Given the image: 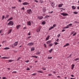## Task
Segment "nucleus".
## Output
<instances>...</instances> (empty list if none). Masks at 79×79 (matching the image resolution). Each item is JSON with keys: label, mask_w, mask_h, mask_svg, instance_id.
Here are the masks:
<instances>
[{"label": "nucleus", "mask_w": 79, "mask_h": 79, "mask_svg": "<svg viewBox=\"0 0 79 79\" xmlns=\"http://www.w3.org/2000/svg\"><path fill=\"white\" fill-rule=\"evenodd\" d=\"M18 42H15L14 44V46H17L18 45Z\"/></svg>", "instance_id": "obj_12"}, {"label": "nucleus", "mask_w": 79, "mask_h": 79, "mask_svg": "<svg viewBox=\"0 0 79 79\" xmlns=\"http://www.w3.org/2000/svg\"><path fill=\"white\" fill-rule=\"evenodd\" d=\"M28 35H31V34H30V32H29L28 34Z\"/></svg>", "instance_id": "obj_62"}, {"label": "nucleus", "mask_w": 79, "mask_h": 79, "mask_svg": "<svg viewBox=\"0 0 79 79\" xmlns=\"http://www.w3.org/2000/svg\"><path fill=\"white\" fill-rule=\"evenodd\" d=\"M60 36V34H59L57 35V37H59Z\"/></svg>", "instance_id": "obj_55"}, {"label": "nucleus", "mask_w": 79, "mask_h": 79, "mask_svg": "<svg viewBox=\"0 0 79 79\" xmlns=\"http://www.w3.org/2000/svg\"><path fill=\"white\" fill-rule=\"evenodd\" d=\"M2 79H6V77H2Z\"/></svg>", "instance_id": "obj_63"}, {"label": "nucleus", "mask_w": 79, "mask_h": 79, "mask_svg": "<svg viewBox=\"0 0 79 79\" xmlns=\"http://www.w3.org/2000/svg\"><path fill=\"white\" fill-rule=\"evenodd\" d=\"M40 52H39V51H38L36 53V55H40Z\"/></svg>", "instance_id": "obj_20"}, {"label": "nucleus", "mask_w": 79, "mask_h": 79, "mask_svg": "<svg viewBox=\"0 0 79 79\" xmlns=\"http://www.w3.org/2000/svg\"><path fill=\"white\" fill-rule=\"evenodd\" d=\"M52 29H53V27H50L49 29V31H50V30H52Z\"/></svg>", "instance_id": "obj_28"}, {"label": "nucleus", "mask_w": 79, "mask_h": 79, "mask_svg": "<svg viewBox=\"0 0 79 79\" xmlns=\"http://www.w3.org/2000/svg\"><path fill=\"white\" fill-rule=\"evenodd\" d=\"M27 71H28L29 70H30V69L27 68V69H26Z\"/></svg>", "instance_id": "obj_45"}, {"label": "nucleus", "mask_w": 79, "mask_h": 79, "mask_svg": "<svg viewBox=\"0 0 79 79\" xmlns=\"http://www.w3.org/2000/svg\"><path fill=\"white\" fill-rule=\"evenodd\" d=\"M74 23H76V24H77H77H79V22H77V21H75L74 22Z\"/></svg>", "instance_id": "obj_38"}, {"label": "nucleus", "mask_w": 79, "mask_h": 79, "mask_svg": "<svg viewBox=\"0 0 79 79\" xmlns=\"http://www.w3.org/2000/svg\"><path fill=\"white\" fill-rule=\"evenodd\" d=\"M53 3H54V2H52L51 3V5L52 6V7H53Z\"/></svg>", "instance_id": "obj_52"}, {"label": "nucleus", "mask_w": 79, "mask_h": 79, "mask_svg": "<svg viewBox=\"0 0 79 79\" xmlns=\"http://www.w3.org/2000/svg\"><path fill=\"white\" fill-rule=\"evenodd\" d=\"M21 27L20 25H17L16 26V28L17 29H19V28Z\"/></svg>", "instance_id": "obj_8"}, {"label": "nucleus", "mask_w": 79, "mask_h": 79, "mask_svg": "<svg viewBox=\"0 0 79 79\" xmlns=\"http://www.w3.org/2000/svg\"><path fill=\"white\" fill-rule=\"evenodd\" d=\"M72 9H73V10H75V9H76V7L75 6H72Z\"/></svg>", "instance_id": "obj_18"}, {"label": "nucleus", "mask_w": 79, "mask_h": 79, "mask_svg": "<svg viewBox=\"0 0 79 79\" xmlns=\"http://www.w3.org/2000/svg\"><path fill=\"white\" fill-rule=\"evenodd\" d=\"M50 36L49 35H48L47 36V37L46 38V40H48V39H49V38H50Z\"/></svg>", "instance_id": "obj_15"}, {"label": "nucleus", "mask_w": 79, "mask_h": 79, "mask_svg": "<svg viewBox=\"0 0 79 79\" xmlns=\"http://www.w3.org/2000/svg\"><path fill=\"white\" fill-rule=\"evenodd\" d=\"M76 32H75L73 35V36H74V35H76Z\"/></svg>", "instance_id": "obj_58"}, {"label": "nucleus", "mask_w": 79, "mask_h": 79, "mask_svg": "<svg viewBox=\"0 0 79 79\" xmlns=\"http://www.w3.org/2000/svg\"><path fill=\"white\" fill-rule=\"evenodd\" d=\"M49 17H50L49 15V16L47 15L45 17V18H49Z\"/></svg>", "instance_id": "obj_43"}, {"label": "nucleus", "mask_w": 79, "mask_h": 79, "mask_svg": "<svg viewBox=\"0 0 79 79\" xmlns=\"http://www.w3.org/2000/svg\"><path fill=\"white\" fill-rule=\"evenodd\" d=\"M29 3L27 2H24L23 3V5H29Z\"/></svg>", "instance_id": "obj_5"}, {"label": "nucleus", "mask_w": 79, "mask_h": 79, "mask_svg": "<svg viewBox=\"0 0 79 79\" xmlns=\"http://www.w3.org/2000/svg\"><path fill=\"white\" fill-rule=\"evenodd\" d=\"M4 50H9L10 49V48H4Z\"/></svg>", "instance_id": "obj_29"}, {"label": "nucleus", "mask_w": 79, "mask_h": 79, "mask_svg": "<svg viewBox=\"0 0 79 79\" xmlns=\"http://www.w3.org/2000/svg\"><path fill=\"white\" fill-rule=\"evenodd\" d=\"M17 72L16 71H14L12 72V73L13 74V73H16Z\"/></svg>", "instance_id": "obj_44"}, {"label": "nucleus", "mask_w": 79, "mask_h": 79, "mask_svg": "<svg viewBox=\"0 0 79 79\" xmlns=\"http://www.w3.org/2000/svg\"><path fill=\"white\" fill-rule=\"evenodd\" d=\"M34 1L35 2H36V3H38V1L37 0H35Z\"/></svg>", "instance_id": "obj_54"}, {"label": "nucleus", "mask_w": 79, "mask_h": 79, "mask_svg": "<svg viewBox=\"0 0 79 79\" xmlns=\"http://www.w3.org/2000/svg\"><path fill=\"white\" fill-rule=\"evenodd\" d=\"M43 70H46V69H44V68H42Z\"/></svg>", "instance_id": "obj_61"}, {"label": "nucleus", "mask_w": 79, "mask_h": 79, "mask_svg": "<svg viewBox=\"0 0 79 79\" xmlns=\"http://www.w3.org/2000/svg\"><path fill=\"white\" fill-rule=\"evenodd\" d=\"M43 11L44 13V12H45L46 11V9H45V7H43Z\"/></svg>", "instance_id": "obj_14"}, {"label": "nucleus", "mask_w": 79, "mask_h": 79, "mask_svg": "<svg viewBox=\"0 0 79 79\" xmlns=\"http://www.w3.org/2000/svg\"><path fill=\"white\" fill-rule=\"evenodd\" d=\"M9 17V15H6V17L5 18V19H6V18H8Z\"/></svg>", "instance_id": "obj_33"}, {"label": "nucleus", "mask_w": 79, "mask_h": 79, "mask_svg": "<svg viewBox=\"0 0 79 79\" xmlns=\"http://www.w3.org/2000/svg\"><path fill=\"white\" fill-rule=\"evenodd\" d=\"M12 9H15V8H16V7H12Z\"/></svg>", "instance_id": "obj_49"}, {"label": "nucleus", "mask_w": 79, "mask_h": 79, "mask_svg": "<svg viewBox=\"0 0 79 79\" xmlns=\"http://www.w3.org/2000/svg\"><path fill=\"white\" fill-rule=\"evenodd\" d=\"M56 24H55L53 25V27H53V28H54V27H56Z\"/></svg>", "instance_id": "obj_34"}, {"label": "nucleus", "mask_w": 79, "mask_h": 79, "mask_svg": "<svg viewBox=\"0 0 79 79\" xmlns=\"http://www.w3.org/2000/svg\"><path fill=\"white\" fill-rule=\"evenodd\" d=\"M42 24H45V21L43 22H42Z\"/></svg>", "instance_id": "obj_41"}, {"label": "nucleus", "mask_w": 79, "mask_h": 79, "mask_svg": "<svg viewBox=\"0 0 79 79\" xmlns=\"http://www.w3.org/2000/svg\"><path fill=\"white\" fill-rule=\"evenodd\" d=\"M73 13H74V14H75V15H77V14H78V12L76 11L73 12Z\"/></svg>", "instance_id": "obj_24"}, {"label": "nucleus", "mask_w": 79, "mask_h": 79, "mask_svg": "<svg viewBox=\"0 0 79 79\" xmlns=\"http://www.w3.org/2000/svg\"><path fill=\"white\" fill-rule=\"evenodd\" d=\"M22 10H24V7H23L22 8Z\"/></svg>", "instance_id": "obj_59"}, {"label": "nucleus", "mask_w": 79, "mask_h": 79, "mask_svg": "<svg viewBox=\"0 0 79 79\" xmlns=\"http://www.w3.org/2000/svg\"><path fill=\"white\" fill-rule=\"evenodd\" d=\"M34 50H35V48H34V47L32 48L31 49V52H32V51H34Z\"/></svg>", "instance_id": "obj_22"}, {"label": "nucleus", "mask_w": 79, "mask_h": 79, "mask_svg": "<svg viewBox=\"0 0 79 79\" xmlns=\"http://www.w3.org/2000/svg\"><path fill=\"white\" fill-rule=\"evenodd\" d=\"M69 43H68L64 45L63 47H67V46H69Z\"/></svg>", "instance_id": "obj_17"}, {"label": "nucleus", "mask_w": 79, "mask_h": 79, "mask_svg": "<svg viewBox=\"0 0 79 79\" xmlns=\"http://www.w3.org/2000/svg\"><path fill=\"white\" fill-rule=\"evenodd\" d=\"M38 19H42L43 18V16H38Z\"/></svg>", "instance_id": "obj_13"}, {"label": "nucleus", "mask_w": 79, "mask_h": 79, "mask_svg": "<svg viewBox=\"0 0 79 79\" xmlns=\"http://www.w3.org/2000/svg\"><path fill=\"white\" fill-rule=\"evenodd\" d=\"M60 10H65V9H63V8H61Z\"/></svg>", "instance_id": "obj_47"}, {"label": "nucleus", "mask_w": 79, "mask_h": 79, "mask_svg": "<svg viewBox=\"0 0 79 79\" xmlns=\"http://www.w3.org/2000/svg\"><path fill=\"white\" fill-rule=\"evenodd\" d=\"M74 64H73L72 65V69L73 70L74 69Z\"/></svg>", "instance_id": "obj_19"}, {"label": "nucleus", "mask_w": 79, "mask_h": 79, "mask_svg": "<svg viewBox=\"0 0 79 79\" xmlns=\"http://www.w3.org/2000/svg\"><path fill=\"white\" fill-rule=\"evenodd\" d=\"M63 4L62 3L58 5V7H62L63 6Z\"/></svg>", "instance_id": "obj_16"}, {"label": "nucleus", "mask_w": 79, "mask_h": 79, "mask_svg": "<svg viewBox=\"0 0 79 79\" xmlns=\"http://www.w3.org/2000/svg\"><path fill=\"white\" fill-rule=\"evenodd\" d=\"M44 45L45 48H46L47 47V45L46 44H44Z\"/></svg>", "instance_id": "obj_36"}, {"label": "nucleus", "mask_w": 79, "mask_h": 79, "mask_svg": "<svg viewBox=\"0 0 79 79\" xmlns=\"http://www.w3.org/2000/svg\"><path fill=\"white\" fill-rule=\"evenodd\" d=\"M31 36H29L27 38V39H29V38H31Z\"/></svg>", "instance_id": "obj_50"}, {"label": "nucleus", "mask_w": 79, "mask_h": 79, "mask_svg": "<svg viewBox=\"0 0 79 79\" xmlns=\"http://www.w3.org/2000/svg\"><path fill=\"white\" fill-rule=\"evenodd\" d=\"M52 57H48V59L49 60L50 59H52Z\"/></svg>", "instance_id": "obj_32"}, {"label": "nucleus", "mask_w": 79, "mask_h": 79, "mask_svg": "<svg viewBox=\"0 0 79 79\" xmlns=\"http://www.w3.org/2000/svg\"><path fill=\"white\" fill-rule=\"evenodd\" d=\"M52 43V41L51 40H48L46 42L47 44H50Z\"/></svg>", "instance_id": "obj_7"}, {"label": "nucleus", "mask_w": 79, "mask_h": 79, "mask_svg": "<svg viewBox=\"0 0 79 79\" xmlns=\"http://www.w3.org/2000/svg\"><path fill=\"white\" fill-rule=\"evenodd\" d=\"M69 28V27L68 25H67V27H65V28H66V29H68V28Z\"/></svg>", "instance_id": "obj_39"}, {"label": "nucleus", "mask_w": 79, "mask_h": 79, "mask_svg": "<svg viewBox=\"0 0 79 79\" xmlns=\"http://www.w3.org/2000/svg\"><path fill=\"white\" fill-rule=\"evenodd\" d=\"M37 72H38V73H43V72L41 70L37 71Z\"/></svg>", "instance_id": "obj_21"}, {"label": "nucleus", "mask_w": 79, "mask_h": 79, "mask_svg": "<svg viewBox=\"0 0 79 79\" xmlns=\"http://www.w3.org/2000/svg\"><path fill=\"white\" fill-rule=\"evenodd\" d=\"M21 59V57H19L17 59V61H18L19 59Z\"/></svg>", "instance_id": "obj_51"}, {"label": "nucleus", "mask_w": 79, "mask_h": 79, "mask_svg": "<svg viewBox=\"0 0 79 79\" xmlns=\"http://www.w3.org/2000/svg\"><path fill=\"white\" fill-rule=\"evenodd\" d=\"M12 19H13V18L11 17L10 18V19H9L8 20H7V21H10V20H12Z\"/></svg>", "instance_id": "obj_23"}, {"label": "nucleus", "mask_w": 79, "mask_h": 79, "mask_svg": "<svg viewBox=\"0 0 79 79\" xmlns=\"http://www.w3.org/2000/svg\"><path fill=\"white\" fill-rule=\"evenodd\" d=\"M73 25V24L72 23H70L69 25H68L69 26H71Z\"/></svg>", "instance_id": "obj_35"}, {"label": "nucleus", "mask_w": 79, "mask_h": 79, "mask_svg": "<svg viewBox=\"0 0 79 79\" xmlns=\"http://www.w3.org/2000/svg\"><path fill=\"white\" fill-rule=\"evenodd\" d=\"M72 55L71 54L70 55V56L68 57V58H70V57H71V56Z\"/></svg>", "instance_id": "obj_48"}, {"label": "nucleus", "mask_w": 79, "mask_h": 79, "mask_svg": "<svg viewBox=\"0 0 79 79\" xmlns=\"http://www.w3.org/2000/svg\"><path fill=\"white\" fill-rule=\"evenodd\" d=\"M52 51H53V49H51L49 51V52L50 53H51Z\"/></svg>", "instance_id": "obj_27"}, {"label": "nucleus", "mask_w": 79, "mask_h": 79, "mask_svg": "<svg viewBox=\"0 0 79 79\" xmlns=\"http://www.w3.org/2000/svg\"><path fill=\"white\" fill-rule=\"evenodd\" d=\"M78 60H79V58H76V59H75V60H74V61H76Z\"/></svg>", "instance_id": "obj_37"}, {"label": "nucleus", "mask_w": 79, "mask_h": 79, "mask_svg": "<svg viewBox=\"0 0 79 79\" xmlns=\"http://www.w3.org/2000/svg\"><path fill=\"white\" fill-rule=\"evenodd\" d=\"M53 11H51V12H49V13L52 14V13H53Z\"/></svg>", "instance_id": "obj_53"}, {"label": "nucleus", "mask_w": 79, "mask_h": 79, "mask_svg": "<svg viewBox=\"0 0 79 79\" xmlns=\"http://www.w3.org/2000/svg\"><path fill=\"white\" fill-rule=\"evenodd\" d=\"M34 45V43L32 42L29 43L27 44V45L28 46H32Z\"/></svg>", "instance_id": "obj_4"}, {"label": "nucleus", "mask_w": 79, "mask_h": 79, "mask_svg": "<svg viewBox=\"0 0 79 79\" xmlns=\"http://www.w3.org/2000/svg\"><path fill=\"white\" fill-rule=\"evenodd\" d=\"M65 31V30L64 29H63L62 30V32H64Z\"/></svg>", "instance_id": "obj_56"}, {"label": "nucleus", "mask_w": 79, "mask_h": 79, "mask_svg": "<svg viewBox=\"0 0 79 79\" xmlns=\"http://www.w3.org/2000/svg\"><path fill=\"white\" fill-rule=\"evenodd\" d=\"M59 41V39H57L56 40V41L57 42H58V41Z\"/></svg>", "instance_id": "obj_60"}, {"label": "nucleus", "mask_w": 79, "mask_h": 79, "mask_svg": "<svg viewBox=\"0 0 79 79\" xmlns=\"http://www.w3.org/2000/svg\"><path fill=\"white\" fill-rule=\"evenodd\" d=\"M4 18H5V16L3 15L2 17V20H3V19H4Z\"/></svg>", "instance_id": "obj_30"}, {"label": "nucleus", "mask_w": 79, "mask_h": 79, "mask_svg": "<svg viewBox=\"0 0 79 79\" xmlns=\"http://www.w3.org/2000/svg\"><path fill=\"white\" fill-rule=\"evenodd\" d=\"M9 62H12V61H14V60H8Z\"/></svg>", "instance_id": "obj_25"}, {"label": "nucleus", "mask_w": 79, "mask_h": 79, "mask_svg": "<svg viewBox=\"0 0 79 79\" xmlns=\"http://www.w3.org/2000/svg\"><path fill=\"white\" fill-rule=\"evenodd\" d=\"M57 44H58V43L56 42V43H55V45H57Z\"/></svg>", "instance_id": "obj_57"}, {"label": "nucleus", "mask_w": 79, "mask_h": 79, "mask_svg": "<svg viewBox=\"0 0 79 79\" xmlns=\"http://www.w3.org/2000/svg\"><path fill=\"white\" fill-rule=\"evenodd\" d=\"M27 11L28 14L29 15H31V14H32V10L31 9H29V10H27Z\"/></svg>", "instance_id": "obj_1"}, {"label": "nucleus", "mask_w": 79, "mask_h": 79, "mask_svg": "<svg viewBox=\"0 0 79 79\" xmlns=\"http://www.w3.org/2000/svg\"><path fill=\"white\" fill-rule=\"evenodd\" d=\"M53 45V44L50 43V44H49V47H52Z\"/></svg>", "instance_id": "obj_26"}, {"label": "nucleus", "mask_w": 79, "mask_h": 79, "mask_svg": "<svg viewBox=\"0 0 79 79\" xmlns=\"http://www.w3.org/2000/svg\"><path fill=\"white\" fill-rule=\"evenodd\" d=\"M12 31V29H10L8 32V34H10L11 32V31Z\"/></svg>", "instance_id": "obj_11"}, {"label": "nucleus", "mask_w": 79, "mask_h": 79, "mask_svg": "<svg viewBox=\"0 0 79 79\" xmlns=\"http://www.w3.org/2000/svg\"><path fill=\"white\" fill-rule=\"evenodd\" d=\"M52 74H48V76H52Z\"/></svg>", "instance_id": "obj_64"}, {"label": "nucleus", "mask_w": 79, "mask_h": 79, "mask_svg": "<svg viewBox=\"0 0 79 79\" xmlns=\"http://www.w3.org/2000/svg\"><path fill=\"white\" fill-rule=\"evenodd\" d=\"M27 25L28 26H31V23L30 21L27 22Z\"/></svg>", "instance_id": "obj_10"}, {"label": "nucleus", "mask_w": 79, "mask_h": 79, "mask_svg": "<svg viewBox=\"0 0 79 79\" xmlns=\"http://www.w3.org/2000/svg\"><path fill=\"white\" fill-rule=\"evenodd\" d=\"M25 62L26 63H29V60H27L26 61H25Z\"/></svg>", "instance_id": "obj_40"}, {"label": "nucleus", "mask_w": 79, "mask_h": 79, "mask_svg": "<svg viewBox=\"0 0 79 79\" xmlns=\"http://www.w3.org/2000/svg\"><path fill=\"white\" fill-rule=\"evenodd\" d=\"M7 24L8 25H11V26H13L14 23L13 21H10Z\"/></svg>", "instance_id": "obj_2"}, {"label": "nucleus", "mask_w": 79, "mask_h": 79, "mask_svg": "<svg viewBox=\"0 0 79 79\" xmlns=\"http://www.w3.org/2000/svg\"><path fill=\"white\" fill-rule=\"evenodd\" d=\"M32 76H35L36 75V73H34L32 74Z\"/></svg>", "instance_id": "obj_42"}, {"label": "nucleus", "mask_w": 79, "mask_h": 79, "mask_svg": "<svg viewBox=\"0 0 79 79\" xmlns=\"http://www.w3.org/2000/svg\"><path fill=\"white\" fill-rule=\"evenodd\" d=\"M3 31V30H1L0 31V34L2 33V31Z\"/></svg>", "instance_id": "obj_46"}, {"label": "nucleus", "mask_w": 79, "mask_h": 79, "mask_svg": "<svg viewBox=\"0 0 79 79\" xmlns=\"http://www.w3.org/2000/svg\"><path fill=\"white\" fill-rule=\"evenodd\" d=\"M40 2L41 3H43V2H44V1L42 0H40Z\"/></svg>", "instance_id": "obj_31"}, {"label": "nucleus", "mask_w": 79, "mask_h": 79, "mask_svg": "<svg viewBox=\"0 0 79 79\" xmlns=\"http://www.w3.org/2000/svg\"><path fill=\"white\" fill-rule=\"evenodd\" d=\"M60 15H62L63 16H66L68 15V14L66 13H62L60 14Z\"/></svg>", "instance_id": "obj_3"}, {"label": "nucleus", "mask_w": 79, "mask_h": 79, "mask_svg": "<svg viewBox=\"0 0 79 79\" xmlns=\"http://www.w3.org/2000/svg\"><path fill=\"white\" fill-rule=\"evenodd\" d=\"M40 29H41V28L40 27H39L36 30L37 32H40Z\"/></svg>", "instance_id": "obj_9"}, {"label": "nucleus", "mask_w": 79, "mask_h": 79, "mask_svg": "<svg viewBox=\"0 0 79 79\" xmlns=\"http://www.w3.org/2000/svg\"><path fill=\"white\" fill-rule=\"evenodd\" d=\"M1 58H2V59H9V58H10V57L4 56L2 57Z\"/></svg>", "instance_id": "obj_6"}]
</instances>
